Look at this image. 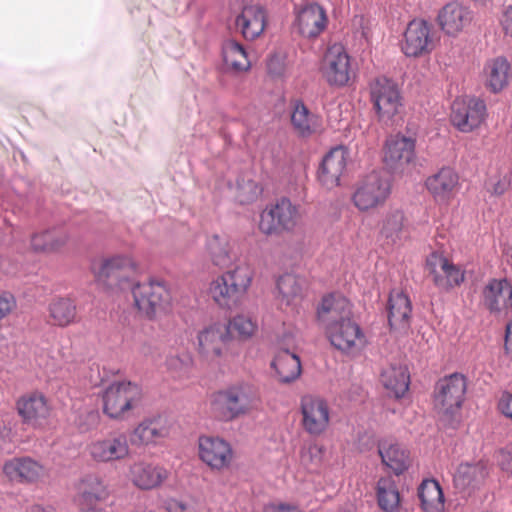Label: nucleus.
<instances>
[{
  "instance_id": "nucleus-5",
  "label": "nucleus",
  "mask_w": 512,
  "mask_h": 512,
  "mask_svg": "<svg viewBox=\"0 0 512 512\" xmlns=\"http://www.w3.org/2000/svg\"><path fill=\"white\" fill-rule=\"evenodd\" d=\"M142 399L141 388L131 382H113L103 393V410L110 418H124L139 406Z\"/></svg>"
},
{
  "instance_id": "nucleus-45",
  "label": "nucleus",
  "mask_w": 512,
  "mask_h": 512,
  "mask_svg": "<svg viewBox=\"0 0 512 512\" xmlns=\"http://www.w3.org/2000/svg\"><path fill=\"white\" fill-rule=\"evenodd\" d=\"M165 367L172 378L176 380L188 379L194 367L193 356L188 351L170 354L165 360Z\"/></svg>"
},
{
  "instance_id": "nucleus-16",
  "label": "nucleus",
  "mask_w": 512,
  "mask_h": 512,
  "mask_svg": "<svg viewBox=\"0 0 512 512\" xmlns=\"http://www.w3.org/2000/svg\"><path fill=\"white\" fill-rule=\"evenodd\" d=\"M302 426L304 430L313 436L323 434L330 422V409L326 400L313 395H305L301 398Z\"/></svg>"
},
{
  "instance_id": "nucleus-10",
  "label": "nucleus",
  "mask_w": 512,
  "mask_h": 512,
  "mask_svg": "<svg viewBox=\"0 0 512 512\" xmlns=\"http://www.w3.org/2000/svg\"><path fill=\"white\" fill-rule=\"evenodd\" d=\"M487 116L486 104L476 97H461L451 107V122L462 133L479 128Z\"/></svg>"
},
{
  "instance_id": "nucleus-39",
  "label": "nucleus",
  "mask_w": 512,
  "mask_h": 512,
  "mask_svg": "<svg viewBox=\"0 0 512 512\" xmlns=\"http://www.w3.org/2000/svg\"><path fill=\"white\" fill-rule=\"evenodd\" d=\"M418 496L425 512H442L444 510V495L437 481L424 480L419 486Z\"/></svg>"
},
{
  "instance_id": "nucleus-24",
  "label": "nucleus",
  "mask_w": 512,
  "mask_h": 512,
  "mask_svg": "<svg viewBox=\"0 0 512 512\" xmlns=\"http://www.w3.org/2000/svg\"><path fill=\"white\" fill-rule=\"evenodd\" d=\"M426 187L439 203H448L459 188V176L450 167H443L426 179Z\"/></svg>"
},
{
  "instance_id": "nucleus-13",
  "label": "nucleus",
  "mask_w": 512,
  "mask_h": 512,
  "mask_svg": "<svg viewBox=\"0 0 512 512\" xmlns=\"http://www.w3.org/2000/svg\"><path fill=\"white\" fill-rule=\"evenodd\" d=\"M90 457L98 463L122 461L130 455L128 437L123 432L110 433L92 441L88 447Z\"/></svg>"
},
{
  "instance_id": "nucleus-18",
  "label": "nucleus",
  "mask_w": 512,
  "mask_h": 512,
  "mask_svg": "<svg viewBox=\"0 0 512 512\" xmlns=\"http://www.w3.org/2000/svg\"><path fill=\"white\" fill-rule=\"evenodd\" d=\"M170 421L163 416L144 419L130 434V442L137 447L157 446L169 437Z\"/></svg>"
},
{
  "instance_id": "nucleus-42",
  "label": "nucleus",
  "mask_w": 512,
  "mask_h": 512,
  "mask_svg": "<svg viewBox=\"0 0 512 512\" xmlns=\"http://www.w3.org/2000/svg\"><path fill=\"white\" fill-rule=\"evenodd\" d=\"M77 492L85 505H92L94 502L106 497V487L102 480L96 475H86L77 484Z\"/></svg>"
},
{
  "instance_id": "nucleus-26",
  "label": "nucleus",
  "mask_w": 512,
  "mask_h": 512,
  "mask_svg": "<svg viewBox=\"0 0 512 512\" xmlns=\"http://www.w3.org/2000/svg\"><path fill=\"white\" fill-rule=\"evenodd\" d=\"M415 157V139L400 134L386 140L384 161L391 168H398L413 161Z\"/></svg>"
},
{
  "instance_id": "nucleus-15",
  "label": "nucleus",
  "mask_w": 512,
  "mask_h": 512,
  "mask_svg": "<svg viewBox=\"0 0 512 512\" xmlns=\"http://www.w3.org/2000/svg\"><path fill=\"white\" fill-rule=\"evenodd\" d=\"M371 100L381 121L390 120L401 106L397 85L387 78H378L371 84Z\"/></svg>"
},
{
  "instance_id": "nucleus-48",
  "label": "nucleus",
  "mask_w": 512,
  "mask_h": 512,
  "mask_svg": "<svg viewBox=\"0 0 512 512\" xmlns=\"http://www.w3.org/2000/svg\"><path fill=\"white\" fill-rule=\"evenodd\" d=\"M257 323L249 316L238 314L231 318L227 324H225V328L229 329V339L233 334H237V336L241 339H249L251 338L257 330Z\"/></svg>"
},
{
  "instance_id": "nucleus-27",
  "label": "nucleus",
  "mask_w": 512,
  "mask_h": 512,
  "mask_svg": "<svg viewBox=\"0 0 512 512\" xmlns=\"http://www.w3.org/2000/svg\"><path fill=\"white\" fill-rule=\"evenodd\" d=\"M472 19V11L458 2L446 4L438 13V23L441 29L452 36L469 26Z\"/></svg>"
},
{
  "instance_id": "nucleus-21",
  "label": "nucleus",
  "mask_w": 512,
  "mask_h": 512,
  "mask_svg": "<svg viewBox=\"0 0 512 512\" xmlns=\"http://www.w3.org/2000/svg\"><path fill=\"white\" fill-rule=\"evenodd\" d=\"M199 456L210 468L222 470L229 467L233 451L230 444L224 439L203 436L199 438Z\"/></svg>"
},
{
  "instance_id": "nucleus-12",
  "label": "nucleus",
  "mask_w": 512,
  "mask_h": 512,
  "mask_svg": "<svg viewBox=\"0 0 512 512\" xmlns=\"http://www.w3.org/2000/svg\"><path fill=\"white\" fill-rule=\"evenodd\" d=\"M426 266L434 285L442 291H449L460 286L465 279V273L461 267L454 264L441 252H432L427 257Z\"/></svg>"
},
{
  "instance_id": "nucleus-43",
  "label": "nucleus",
  "mask_w": 512,
  "mask_h": 512,
  "mask_svg": "<svg viewBox=\"0 0 512 512\" xmlns=\"http://www.w3.org/2000/svg\"><path fill=\"white\" fill-rule=\"evenodd\" d=\"M404 225V213L398 208L387 210L380 222V234L390 243H396L401 238Z\"/></svg>"
},
{
  "instance_id": "nucleus-25",
  "label": "nucleus",
  "mask_w": 512,
  "mask_h": 512,
  "mask_svg": "<svg viewBox=\"0 0 512 512\" xmlns=\"http://www.w3.org/2000/svg\"><path fill=\"white\" fill-rule=\"evenodd\" d=\"M168 471L163 466L137 461L129 468V477L132 483L143 490H150L160 486L167 478Z\"/></svg>"
},
{
  "instance_id": "nucleus-46",
  "label": "nucleus",
  "mask_w": 512,
  "mask_h": 512,
  "mask_svg": "<svg viewBox=\"0 0 512 512\" xmlns=\"http://www.w3.org/2000/svg\"><path fill=\"white\" fill-rule=\"evenodd\" d=\"M49 313L54 324L64 327L75 321L77 309L70 298H58L51 302Z\"/></svg>"
},
{
  "instance_id": "nucleus-59",
  "label": "nucleus",
  "mask_w": 512,
  "mask_h": 512,
  "mask_svg": "<svg viewBox=\"0 0 512 512\" xmlns=\"http://www.w3.org/2000/svg\"><path fill=\"white\" fill-rule=\"evenodd\" d=\"M136 512H152V511H150V510H146V509H141V510H138V511H136Z\"/></svg>"
},
{
  "instance_id": "nucleus-28",
  "label": "nucleus",
  "mask_w": 512,
  "mask_h": 512,
  "mask_svg": "<svg viewBox=\"0 0 512 512\" xmlns=\"http://www.w3.org/2000/svg\"><path fill=\"white\" fill-rule=\"evenodd\" d=\"M412 305L400 289H393L388 299V322L393 330L406 331L410 326Z\"/></svg>"
},
{
  "instance_id": "nucleus-49",
  "label": "nucleus",
  "mask_w": 512,
  "mask_h": 512,
  "mask_svg": "<svg viewBox=\"0 0 512 512\" xmlns=\"http://www.w3.org/2000/svg\"><path fill=\"white\" fill-rule=\"evenodd\" d=\"M324 449L321 445L310 443L301 450V462L308 465H317L321 462Z\"/></svg>"
},
{
  "instance_id": "nucleus-11",
  "label": "nucleus",
  "mask_w": 512,
  "mask_h": 512,
  "mask_svg": "<svg viewBox=\"0 0 512 512\" xmlns=\"http://www.w3.org/2000/svg\"><path fill=\"white\" fill-rule=\"evenodd\" d=\"M401 51L407 57H421L430 54L435 40L430 25L422 19L410 21L400 42Z\"/></svg>"
},
{
  "instance_id": "nucleus-47",
  "label": "nucleus",
  "mask_w": 512,
  "mask_h": 512,
  "mask_svg": "<svg viewBox=\"0 0 512 512\" xmlns=\"http://www.w3.org/2000/svg\"><path fill=\"white\" fill-rule=\"evenodd\" d=\"M230 195L240 204H248L256 201L262 193V188L250 178H241L235 185L229 184Z\"/></svg>"
},
{
  "instance_id": "nucleus-32",
  "label": "nucleus",
  "mask_w": 512,
  "mask_h": 512,
  "mask_svg": "<svg viewBox=\"0 0 512 512\" xmlns=\"http://www.w3.org/2000/svg\"><path fill=\"white\" fill-rule=\"evenodd\" d=\"M378 452L382 463L396 475L402 474L410 465L409 453L393 440H383L379 443Z\"/></svg>"
},
{
  "instance_id": "nucleus-41",
  "label": "nucleus",
  "mask_w": 512,
  "mask_h": 512,
  "mask_svg": "<svg viewBox=\"0 0 512 512\" xmlns=\"http://www.w3.org/2000/svg\"><path fill=\"white\" fill-rule=\"evenodd\" d=\"M376 489L379 507L385 512H396L400 505V494L394 479L380 478Z\"/></svg>"
},
{
  "instance_id": "nucleus-8",
  "label": "nucleus",
  "mask_w": 512,
  "mask_h": 512,
  "mask_svg": "<svg viewBox=\"0 0 512 512\" xmlns=\"http://www.w3.org/2000/svg\"><path fill=\"white\" fill-rule=\"evenodd\" d=\"M466 392V379L454 373L439 380L435 388L434 403L439 414L453 416L462 406Z\"/></svg>"
},
{
  "instance_id": "nucleus-55",
  "label": "nucleus",
  "mask_w": 512,
  "mask_h": 512,
  "mask_svg": "<svg viewBox=\"0 0 512 512\" xmlns=\"http://www.w3.org/2000/svg\"><path fill=\"white\" fill-rule=\"evenodd\" d=\"M265 512H302L300 509H298L297 507H294V506H289V505H274V506H270L268 507Z\"/></svg>"
},
{
  "instance_id": "nucleus-30",
  "label": "nucleus",
  "mask_w": 512,
  "mask_h": 512,
  "mask_svg": "<svg viewBox=\"0 0 512 512\" xmlns=\"http://www.w3.org/2000/svg\"><path fill=\"white\" fill-rule=\"evenodd\" d=\"M17 410L24 423L40 426L49 416V407L41 394H30L17 402Z\"/></svg>"
},
{
  "instance_id": "nucleus-38",
  "label": "nucleus",
  "mask_w": 512,
  "mask_h": 512,
  "mask_svg": "<svg viewBox=\"0 0 512 512\" xmlns=\"http://www.w3.org/2000/svg\"><path fill=\"white\" fill-rule=\"evenodd\" d=\"M69 240V234L61 227H54L35 233L31 238V246L35 251H56Z\"/></svg>"
},
{
  "instance_id": "nucleus-58",
  "label": "nucleus",
  "mask_w": 512,
  "mask_h": 512,
  "mask_svg": "<svg viewBox=\"0 0 512 512\" xmlns=\"http://www.w3.org/2000/svg\"><path fill=\"white\" fill-rule=\"evenodd\" d=\"M84 512H106V511H104L102 509H96V508L91 507Z\"/></svg>"
},
{
  "instance_id": "nucleus-2",
  "label": "nucleus",
  "mask_w": 512,
  "mask_h": 512,
  "mask_svg": "<svg viewBox=\"0 0 512 512\" xmlns=\"http://www.w3.org/2000/svg\"><path fill=\"white\" fill-rule=\"evenodd\" d=\"M255 387L244 381L218 390L211 398V412L222 422H231L249 414L258 405Z\"/></svg>"
},
{
  "instance_id": "nucleus-9",
  "label": "nucleus",
  "mask_w": 512,
  "mask_h": 512,
  "mask_svg": "<svg viewBox=\"0 0 512 512\" xmlns=\"http://www.w3.org/2000/svg\"><path fill=\"white\" fill-rule=\"evenodd\" d=\"M134 304L146 317L152 318L165 308L170 301V294L164 283L151 280L145 283L134 282L130 287Z\"/></svg>"
},
{
  "instance_id": "nucleus-51",
  "label": "nucleus",
  "mask_w": 512,
  "mask_h": 512,
  "mask_svg": "<svg viewBox=\"0 0 512 512\" xmlns=\"http://www.w3.org/2000/svg\"><path fill=\"white\" fill-rule=\"evenodd\" d=\"M16 306V301L11 294H0V322L6 318Z\"/></svg>"
},
{
  "instance_id": "nucleus-40",
  "label": "nucleus",
  "mask_w": 512,
  "mask_h": 512,
  "mask_svg": "<svg viewBox=\"0 0 512 512\" xmlns=\"http://www.w3.org/2000/svg\"><path fill=\"white\" fill-rule=\"evenodd\" d=\"M222 56L225 65L234 71H247L251 67L247 51L235 40H227L223 43Z\"/></svg>"
},
{
  "instance_id": "nucleus-37",
  "label": "nucleus",
  "mask_w": 512,
  "mask_h": 512,
  "mask_svg": "<svg viewBox=\"0 0 512 512\" xmlns=\"http://www.w3.org/2000/svg\"><path fill=\"white\" fill-rule=\"evenodd\" d=\"M294 130L301 136H309L321 127L320 117L312 113L302 101H296L291 113Z\"/></svg>"
},
{
  "instance_id": "nucleus-56",
  "label": "nucleus",
  "mask_w": 512,
  "mask_h": 512,
  "mask_svg": "<svg viewBox=\"0 0 512 512\" xmlns=\"http://www.w3.org/2000/svg\"><path fill=\"white\" fill-rule=\"evenodd\" d=\"M512 331V322L506 324L505 349L508 350L509 337Z\"/></svg>"
},
{
  "instance_id": "nucleus-57",
  "label": "nucleus",
  "mask_w": 512,
  "mask_h": 512,
  "mask_svg": "<svg viewBox=\"0 0 512 512\" xmlns=\"http://www.w3.org/2000/svg\"><path fill=\"white\" fill-rule=\"evenodd\" d=\"M31 512H56L53 508L34 507Z\"/></svg>"
},
{
  "instance_id": "nucleus-44",
  "label": "nucleus",
  "mask_w": 512,
  "mask_h": 512,
  "mask_svg": "<svg viewBox=\"0 0 512 512\" xmlns=\"http://www.w3.org/2000/svg\"><path fill=\"white\" fill-rule=\"evenodd\" d=\"M509 70L510 64L503 57H498L489 62L485 68L487 87L493 92L502 90L508 83Z\"/></svg>"
},
{
  "instance_id": "nucleus-53",
  "label": "nucleus",
  "mask_w": 512,
  "mask_h": 512,
  "mask_svg": "<svg viewBox=\"0 0 512 512\" xmlns=\"http://www.w3.org/2000/svg\"><path fill=\"white\" fill-rule=\"evenodd\" d=\"M497 461L502 470L510 472L512 468V456L509 450H500L497 455Z\"/></svg>"
},
{
  "instance_id": "nucleus-1",
  "label": "nucleus",
  "mask_w": 512,
  "mask_h": 512,
  "mask_svg": "<svg viewBox=\"0 0 512 512\" xmlns=\"http://www.w3.org/2000/svg\"><path fill=\"white\" fill-rule=\"evenodd\" d=\"M317 317L331 345L347 355H357L368 340L360 325L352 318V304L338 294L324 297L317 309Z\"/></svg>"
},
{
  "instance_id": "nucleus-3",
  "label": "nucleus",
  "mask_w": 512,
  "mask_h": 512,
  "mask_svg": "<svg viewBox=\"0 0 512 512\" xmlns=\"http://www.w3.org/2000/svg\"><path fill=\"white\" fill-rule=\"evenodd\" d=\"M253 278L251 268L240 264L214 280L209 285V295L221 308H236L246 295Z\"/></svg>"
},
{
  "instance_id": "nucleus-4",
  "label": "nucleus",
  "mask_w": 512,
  "mask_h": 512,
  "mask_svg": "<svg viewBox=\"0 0 512 512\" xmlns=\"http://www.w3.org/2000/svg\"><path fill=\"white\" fill-rule=\"evenodd\" d=\"M390 194L389 178L380 172H372L358 182L352 194V202L359 211L367 212L384 205Z\"/></svg>"
},
{
  "instance_id": "nucleus-33",
  "label": "nucleus",
  "mask_w": 512,
  "mask_h": 512,
  "mask_svg": "<svg viewBox=\"0 0 512 512\" xmlns=\"http://www.w3.org/2000/svg\"><path fill=\"white\" fill-rule=\"evenodd\" d=\"M486 476L487 467L483 461L464 462L457 467L453 476V482L457 489L463 491L479 486Z\"/></svg>"
},
{
  "instance_id": "nucleus-14",
  "label": "nucleus",
  "mask_w": 512,
  "mask_h": 512,
  "mask_svg": "<svg viewBox=\"0 0 512 512\" xmlns=\"http://www.w3.org/2000/svg\"><path fill=\"white\" fill-rule=\"evenodd\" d=\"M294 348L295 339L291 334H285L277 342V352L271 366L281 382H292L301 374L300 358Z\"/></svg>"
},
{
  "instance_id": "nucleus-20",
  "label": "nucleus",
  "mask_w": 512,
  "mask_h": 512,
  "mask_svg": "<svg viewBox=\"0 0 512 512\" xmlns=\"http://www.w3.org/2000/svg\"><path fill=\"white\" fill-rule=\"evenodd\" d=\"M323 74L330 85L343 86L350 79V58L343 46L334 44L324 56Z\"/></svg>"
},
{
  "instance_id": "nucleus-29",
  "label": "nucleus",
  "mask_w": 512,
  "mask_h": 512,
  "mask_svg": "<svg viewBox=\"0 0 512 512\" xmlns=\"http://www.w3.org/2000/svg\"><path fill=\"white\" fill-rule=\"evenodd\" d=\"M236 26L247 40L258 38L266 26V14L259 5L244 6L236 18Z\"/></svg>"
},
{
  "instance_id": "nucleus-17",
  "label": "nucleus",
  "mask_w": 512,
  "mask_h": 512,
  "mask_svg": "<svg viewBox=\"0 0 512 512\" xmlns=\"http://www.w3.org/2000/svg\"><path fill=\"white\" fill-rule=\"evenodd\" d=\"M229 341V329L225 324L212 323L199 331L197 351L207 361H216L223 357Z\"/></svg>"
},
{
  "instance_id": "nucleus-19",
  "label": "nucleus",
  "mask_w": 512,
  "mask_h": 512,
  "mask_svg": "<svg viewBox=\"0 0 512 512\" xmlns=\"http://www.w3.org/2000/svg\"><path fill=\"white\" fill-rule=\"evenodd\" d=\"M325 9L317 3H308L295 11L294 29L306 38L319 36L327 26Z\"/></svg>"
},
{
  "instance_id": "nucleus-34",
  "label": "nucleus",
  "mask_w": 512,
  "mask_h": 512,
  "mask_svg": "<svg viewBox=\"0 0 512 512\" xmlns=\"http://www.w3.org/2000/svg\"><path fill=\"white\" fill-rule=\"evenodd\" d=\"M512 298V286L507 279H492L483 289V301L491 312H500Z\"/></svg>"
},
{
  "instance_id": "nucleus-7",
  "label": "nucleus",
  "mask_w": 512,
  "mask_h": 512,
  "mask_svg": "<svg viewBox=\"0 0 512 512\" xmlns=\"http://www.w3.org/2000/svg\"><path fill=\"white\" fill-rule=\"evenodd\" d=\"M136 263L126 255H115L94 264L93 273L98 282L121 290L130 289L135 282L131 275L136 271Z\"/></svg>"
},
{
  "instance_id": "nucleus-52",
  "label": "nucleus",
  "mask_w": 512,
  "mask_h": 512,
  "mask_svg": "<svg viewBox=\"0 0 512 512\" xmlns=\"http://www.w3.org/2000/svg\"><path fill=\"white\" fill-rule=\"evenodd\" d=\"M512 401V395L509 392H503L499 403L498 409L499 411L508 418H512V408L510 406Z\"/></svg>"
},
{
  "instance_id": "nucleus-22",
  "label": "nucleus",
  "mask_w": 512,
  "mask_h": 512,
  "mask_svg": "<svg viewBox=\"0 0 512 512\" xmlns=\"http://www.w3.org/2000/svg\"><path fill=\"white\" fill-rule=\"evenodd\" d=\"M348 152L343 146L332 148L323 158L318 170V179L327 189L339 185L346 168Z\"/></svg>"
},
{
  "instance_id": "nucleus-36",
  "label": "nucleus",
  "mask_w": 512,
  "mask_h": 512,
  "mask_svg": "<svg viewBox=\"0 0 512 512\" xmlns=\"http://www.w3.org/2000/svg\"><path fill=\"white\" fill-rule=\"evenodd\" d=\"M304 281L296 275L287 273L277 281L278 300L286 307H296L302 300Z\"/></svg>"
},
{
  "instance_id": "nucleus-50",
  "label": "nucleus",
  "mask_w": 512,
  "mask_h": 512,
  "mask_svg": "<svg viewBox=\"0 0 512 512\" xmlns=\"http://www.w3.org/2000/svg\"><path fill=\"white\" fill-rule=\"evenodd\" d=\"M167 512H197L196 505L192 502H187L178 499H170L166 503Z\"/></svg>"
},
{
  "instance_id": "nucleus-23",
  "label": "nucleus",
  "mask_w": 512,
  "mask_h": 512,
  "mask_svg": "<svg viewBox=\"0 0 512 512\" xmlns=\"http://www.w3.org/2000/svg\"><path fill=\"white\" fill-rule=\"evenodd\" d=\"M2 470L11 482L16 483H34L46 474L44 466L30 457H14L7 460Z\"/></svg>"
},
{
  "instance_id": "nucleus-31",
  "label": "nucleus",
  "mask_w": 512,
  "mask_h": 512,
  "mask_svg": "<svg viewBox=\"0 0 512 512\" xmlns=\"http://www.w3.org/2000/svg\"><path fill=\"white\" fill-rule=\"evenodd\" d=\"M206 252L215 266L224 268L237 259L233 244L227 235L212 234L207 237Z\"/></svg>"
},
{
  "instance_id": "nucleus-6",
  "label": "nucleus",
  "mask_w": 512,
  "mask_h": 512,
  "mask_svg": "<svg viewBox=\"0 0 512 512\" xmlns=\"http://www.w3.org/2000/svg\"><path fill=\"white\" fill-rule=\"evenodd\" d=\"M300 219L299 206L281 197L260 214L259 229L266 235L292 231Z\"/></svg>"
},
{
  "instance_id": "nucleus-35",
  "label": "nucleus",
  "mask_w": 512,
  "mask_h": 512,
  "mask_svg": "<svg viewBox=\"0 0 512 512\" xmlns=\"http://www.w3.org/2000/svg\"><path fill=\"white\" fill-rule=\"evenodd\" d=\"M381 382L395 397H402L408 391L410 385V375L407 367L402 364H390L382 370Z\"/></svg>"
},
{
  "instance_id": "nucleus-54",
  "label": "nucleus",
  "mask_w": 512,
  "mask_h": 512,
  "mask_svg": "<svg viewBox=\"0 0 512 512\" xmlns=\"http://www.w3.org/2000/svg\"><path fill=\"white\" fill-rule=\"evenodd\" d=\"M511 8H512L511 5L507 6L503 12L502 17L500 18V23L503 27V30H505L506 33H508L512 27V18L510 16Z\"/></svg>"
}]
</instances>
